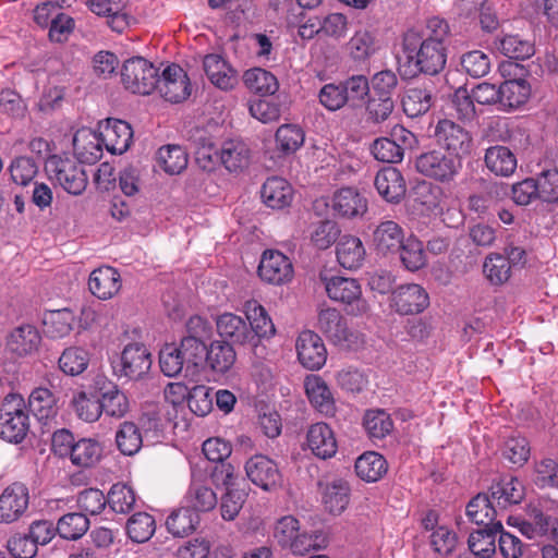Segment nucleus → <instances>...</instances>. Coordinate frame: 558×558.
Here are the masks:
<instances>
[{
  "label": "nucleus",
  "mask_w": 558,
  "mask_h": 558,
  "mask_svg": "<svg viewBox=\"0 0 558 558\" xmlns=\"http://www.w3.org/2000/svg\"><path fill=\"white\" fill-rule=\"evenodd\" d=\"M404 232L396 221H381L373 231L372 242L378 254H395L400 251Z\"/></svg>",
  "instance_id": "obj_20"
},
{
  "label": "nucleus",
  "mask_w": 558,
  "mask_h": 558,
  "mask_svg": "<svg viewBox=\"0 0 558 558\" xmlns=\"http://www.w3.org/2000/svg\"><path fill=\"white\" fill-rule=\"evenodd\" d=\"M425 41L401 39L404 56L402 76L414 78L421 74L437 76L447 64L448 48L424 44Z\"/></svg>",
  "instance_id": "obj_1"
},
{
  "label": "nucleus",
  "mask_w": 558,
  "mask_h": 558,
  "mask_svg": "<svg viewBox=\"0 0 558 558\" xmlns=\"http://www.w3.org/2000/svg\"><path fill=\"white\" fill-rule=\"evenodd\" d=\"M101 454L102 447L96 439L81 438L75 442L69 457L74 465L90 468L100 460Z\"/></svg>",
  "instance_id": "obj_46"
},
{
  "label": "nucleus",
  "mask_w": 558,
  "mask_h": 558,
  "mask_svg": "<svg viewBox=\"0 0 558 558\" xmlns=\"http://www.w3.org/2000/svg\"><path fill=\"white\" fill-rule=\"evenodd\" d=\"M260 196L267 207L283 209L292 202L293 189L287 180L272 177L263 184Z\"/></svg>",
  "instance_id": "obj_31"
},
{
  "label": "nucleus",
  "mask_w": 558,
  "mask_h": 558,
  "mask_svg": "<svg viewBox=\"0 0 558 558\" xmlns=\"http://www.w3.org/2000/svg\"><path fill=\"white\" fill-rule=\"evenodd\" d=\"M354 466L356 475L366 482H376L387 472V461L375 451L360 456Z\"/></svg>",
  "instance_id": "obj_45"
},
{
  "label": "nucleus",
  "mask_w": 558,
  "mask_h": 558,
  "mask_svg": "<svg viewBox=\"0 0 558 558\" xmlns=\"http://www.w3.org/2000/svg\"><path fill=\"white\" fill-rule=\"evenodd\" d=\"M498 50L506 57L525 60L535 53V45L532 40L520 35H505L498 40Z\"/></svg>",
  "instance_id": "obj_50"
},
{
  "label": "nucleus",
  "mask_w": 558,
  "mask_h": 558,
  "mask_svg": "<svg viewBox=\"0 0 558 558\" xmlns=\"http://www.w3.org/2000/svg\"><path fill=\"white\" fill-rule=\"evenodd\" d=\"M151 363V354L144 344L129 343L113 364V369L119 377L138 380L149 372Z\"/></svg>",
  "instance_id": "obj_8"
},
{
  "label": "nucleus",
  "mask_w": 558,
  "mask_h": 558,
  "mask_svg": "<svg viewBox=\"0 0 558 558\" xmlns=\"http://www.w3.org/2000/svg\"><path fill=\"white\" fill-rule=\"evenodd\" d=\"M502 530L501 521L492 526H483L473 531L468 539L469 549L480 558H490L496 553V538Z\"/></svg>",
  "instance_id": "obj_33"
},
{
  "label": "nucleus",
  "mask_w": 558,
  "mask_h": 558,
  "mask_svg": "<svg viewBox=\"0 0 558 558\" xmlns=\"http://www.w3.org/2000/svg\"><path fill=\"white\" fill-rule=\"evenodd\" d=\"M187 506L196 513L213 510L217 505L216 493L205 485L193 483L185 496Z\"/></svg>",
  "instance_id": "obj_56"
},
{
  "label": "nucleus",
  "mask_w": 558,
  "mask_h": 558,
  "mask_svg": "<svg viewBox=\"0 0 558 558\" xmlns=\"http://www.w3.org/2000/svg\"><path fill=\"white\" fill-rule=\"evenodd\" d=\"M450 35V27L446 20L438 16H433L426 21L425 27L422 29L411 28L408 29L402 38L409 40L425 41L424 44H430L438 47H447V41Z\"/></svg>",
  "instance_id": "obj_23"
},
{
  "label": "nucleus",
  "mask_w": 558,
  "mask_h": 558,
  "mask_svg": "<svg viewBox=\"0 0 558 558\" xmlns=\"http://www.w3.org/2000/svg\"><path fill=\"white\" fill-rule=\"evenodd\" d=\"M29 430L24 398L10 392L0 404V438L11 444L22 442Z\"/></svg>",
  "instance_id": "obj_2"
},
{
  "label": "nucleus",
  "mask_w": 558,
  "mask_h": 558,
  "mask_svg": "<svg viewBox=\"0 0 558 558\" xmlns=\"http://www.w3.org/2000/svg\"><path fill=\"white\" fill-rule=\"evenodd\" d=\"M460 65L471 77L481 78L489 73L492 59L482 50H471L461 56Z\"/></svg>",
  "instance_id": "obj_58"
},
{
  "label": "nucleus",
  "mask_w": 558,
  "mask_h": 558,
  "mask_svg": "<svg viewBox=\"0 0 558 558\" xmlns=\"http://www.w3.org/2000/svg\"><path fill=\"white\" fill-rule=\"evenodd\" d=\"M298 360L310 371L320 369L327 361V349L323 339L312 330L302 331L295 342Z\"/></svg>",
  "instance_id": "obj_13"
},
{
  "label": "nucleus",
  "mask_w": 558,
  "mask_h": 558,
  "mask_svg": "<svg viewBox=\"0 0 558 558\" xmlns=\"http://www.w3.org/2000/svg\"><path fill=\"white\" fill-rule=\"evenodd\" d=\"M397 253L408 270L416 271L426 264L423 243L416 238H404L402 246Z\"/></svg>",
  "instance_id": "obj_57"
},
{
  "label": "nucleus",
  "mask_w": 558,
  "mask_h": 558,
  "mask_svg": "<svg viewBox=\"0 0 558 558\" xmlns=\"http://www.w3.org/2000/svg\"><path fill=\"white\" fill-rule=\"evenodd\" d=\"M484 161L486 167L496 175L509 177L517 169V157L510 148L501 145L486 149Z\"/></svg>",
  "instance_id": "obj_40"
},
{
  "label": "nucleus",
  "mask_w": 558,
  "mask_h": 558,
  "mask_svg": "<svg viewBox=\"0 0 558 558\" xmlns=\"http://www.w3.org/2000/svg\"><path fill=\"white\" fill-rule=\"evenodd\" d=\"M435 99V86L410 87L402 98V108L409 118H417L429 111Z\"/></svg>",
  "instance_id": "obj_27"
},
{
  "label": "nucleus",
  "mask_w": 558,
  "mask_h": 558,
  "mask_svg": "<svg viewBox=\"0 0 558 558\" xmlns=\"http://www.w3.org/2000/svg\"><path fill=\"white\" fill-rule=\"evenodd\" d=\"M244 307L248 320V330L253 332V347H256L262 338H269L275 335V325L266 310L257 301H247Z\"/></svg>",
  "instance_id": "obj_26"
},
{
  "label": "nucleus",
  "mask_w": 558,
  "mask_h": 558,
  "mask_svg": "<svg viewBox=\"0 0 558 558\" xmlns=\"http://www.w3.org/2000/svg\"><path fill=\"white\" fill-rule=\"evenodd\" d=\"M341 88L348 107L352 109L362 108L371 96L369 80L363 74H354L342 80Z\"/></svg>",
  "instance_id": "obj_44"
},
{
  "label": "nucleus",
  "mask_w": 558,
  "mask_h": 558,
  "mask_svg": "<svg viewBox=\"0 0 558 558\" xmlns=\"http://www.w3.org/2000/svg\"><path fill=\"white\" fill-rule=\"evenodd\" d=\"M258 276L268 283L284 284L293 278L292 262L279 251L267 250L262 255Z\"/></svg>",
  "instance_id": "obj_12"
},
{
  "label": "nucleus",
  "mask_w": 558,
  "mask_h": 558,
  "mask_svg": "<svg viewBox=\"0 0 558 558\" xmlns=\"http://www.w3.org/2000/svg\"><path fill=\"white\" fill-rule=\"evenodd\" d=\"M45 170L69 194L81 195L87 186L84 168L72 158L52 155L46 160Z\"/></svg>",
  "instance_id": "obj_5"
},
{
  "label": "nucleus",
  "mask_w": 558,
  "mask_h": 558,
  "mask_svg": "<svg viewBox=\"0 0 558 558\" xmlns=\"http://www.w3.org/2000/svg\"><path fill=\"white\" fill-rule=\"evenodd\" d=\"M391 136L392 138L379 137L373 142L371 153L376 160L387 163L401 162L404 156V147L398 141L404 144L414 138L412 132L398 125L392 129Z\"/></svg>",
  "instance_id": "obj_15"
},
{
  "label": "nucleus",
  "mask_w": 558,
  "mask_h": 558,
  "mask_svg": "<svg viewBox=\"0 0 558 558\" xmlns=\"http://www.w3.org/2000/svg\"><path fill=\"white\" fill-rule=\"evenodd\" d=\"M199 524V514L190 507L173 510L166 520L169 533L175 537H184L193 533Z\"/></svg>",
  "instance_id": "obj_43"
},
{
  "label": "nucleus",
  "mask_w": 558,
  "mask_h": 558,
  "mask_svg": "<svg viewBox=\"0 0 558 558\" xmlns=\"http://www.w3.org/2000/svg\"><path fill=\"white\" fill-rule=\"evenodd\" d=\"M57 398L47 388H36L28 398V409L38 421L48 420L57 414Z\"/></svg>",
  "instance_id": "obj_49"
},
{
  "label": "nucleus",
  "mask_w": 558,
  "mask_h": 558,
  "mask_svg": "<svg viewBox=\"0 0 558 558\" xmlns=\"http://www.w3.org/2000/svg\"><path fill=\"white\" fill-rule=\"evenodd\" d=\"M251 150L240 138L223 142L220 148V163L230 172H241L250 165Z\"/></svg>",
  "instance_id": "obj_30"
},
{
  "label": "nucleus",
  "mask_w": 558,
  "mask_h": 558,
  "mask_svg": "<svg viewBox=\"0 0 558 558\" xmlns=\"http://www.w3.org/2000/svg\"><path fill=\"white\" fill-rule=\"evenodd\" d=\"M169 421L170 417L165 405L148 404L144 408L137 426L145 437L158 438Z\"/></svg>",
  "instance_id": "obj_39"
},
{
  "label": "nucleus",
  "mask_w": 558,
  "mask_h": 558,
  "mask_svg": "<svg viewBox=\"0 0 558 558\" xmlns=\"http://www.w3.org/2000/svg\"><path fill=\"white\" fill-rule=\"evenodd\" d=\"M392 306L401 315H416L429 305L426 290L416 283H408L392 291Z\"/></svg>",
  "instance_id": "obj_16"
},
{
  "label": "nucleus",
  "mask_w": 558,
  "mask_h": 558,
  "mask_svg": "<svg viewBox=\"0 0 558 558\" xmlns=\"http://www.w3.org/2000/svg\"><path fill=\"white\" fill-rule=\"evenodd\" d=\"M89 529V520L81 512H70L62 515L56 525L57 533L61 538L76 541Z\"/></svg>",
  "instance_id": "obj_48"
},
{
  "label": "nucleus",
  "mask_w": 558,
  "mask_h": 558,
  "mask_svg": "<svg viewBox=\"0 0 558 558\" xmlns=\"http://www.w3.org/2000/svg\"><path fill=\"white\" fill-rule=\"evenodd\" d=\"M416 170L439 182H450L461 169V162L456 157L446 155L441 150L433 149L422 153L415 160Z\"/></svg>",
  "instance_id": "obj_7"
},
{
  "label": "nucleus",
  "mask_w": 558,
  "mask_h": 558,
  "mask_svg": "<svg viewBox=\"0 0 558 558\" xmlns=\"http://www.w3.org/2000/svg\"><path fill=\"white\" fill-rule=\"evenodd\" d=\"M100 405L101 413L114 418L123 417L130 410L128 397L112 384L106 391H101Z\"/></svg>",
  "instance_id": "obj_52"
},
{
  "label": "nucleus",
  "mask_w": 558,
  "mask_h": 558,
  "mask_svg": "<svg viewBox=\"0 0 558 558\" xmlns=\"http://www.w3.org/2000/svg\"><path fill=\"white\" fill-rule=\"evenodd\" d=\"M347 46L349 56L354 62L369 60L380 48L377 36L367 29L355 32Z\"/></svg>",
  "instance_id": "obj_41"
},
{
  "label": "nucleus",
  "mask_w": 558,
  "mask_h": 558,
  "mask_svg": "<svg viewBox=\"0 0 558 558\" xmlns=\"http://www.w3.org/2000/svg\"><path fill=\"white\" fill-rule=\"evenodd\" d=\"M245 472L252 483L264 490L276 487L281 481L276 462L264 454L251 457L245 463Z\"/></svg>",
  "instance_id": "obj_17"
},
{
  "label": "nucleus",
  "mask_w": 558,
  "mask_h": 558,
  "mask_svg": "<svg viewBox=\"0 0 558 558\" xmlns=\"http://www.w3.org/2000/svg\"><path fill=\"white\" fill-rule=\"evenodd\" d=\"M351 488L343 478H335L328 482L323 492V502L325 509L333 514H341L350 502Z\"/></svg>",
  "instance_id": "obj_37"
},
{
  "label": "nucleus",
  "mask_w": 558,
  "mask_h": 558,
  "mask_svg": "<svg viewBox=\"0 0 558 558\" xmlns=\"http://www.w3.org/2000/svg\"><path fill=\"white\" fill-rule=\"evenodd\" d=\"M157 161L169 174H179L187 166V153L179 145H167L158 149Z\"/></svg>",
  "instance_id": "obj_51"
},
{
  "label": "nucleus",
  "mask_w": 558,
  "mask_h": 558,
  "mask_svg": "<svg viewBox=\"0 0 558 558\" xmlns=\"http://www.w3.org/2000/svg\"><path fill=\"white\" fill-rule=\"evenodd\" d=\"M41 337L33 325L15 327L7 338V349L17 356L32 354L38 349Z\"/></svg>",
  "instance_id": "obj_28"
},
{
  "label": "nucleus",
  "mask_w": 558,
  "mask_h": 558,
  "mask_svg": "<svg viewBox=\"0 0 558 558\" xmlns=\"http://www.w3.org/2000/svg\"><path fill=\"white\" fill-rule=\"evenodd\" d=\"M363 426L371 438L383 439L390 434L393 423L384 410H369L364 415Z\"/></svg>",
  "instance_id": "obj_59"
},
{
  "label": "nucleus",
  "mask_w": 558,
  "mask_h": 558,
  "mask_svg": "<svg viewBox=\"0 0 558 558\" xmlns=\"http://www.w3.org/2000/svg\"><path fill=\"white\" fill-rule=\"evenodd\" d=\"M317 327L336 345L352 348L360 342V336L348 328L347 319L336 308L322 310Z\"/></svg>",
  "instance_id": "obj_9"
},
{
  "label": "nucleus",
  "mask_w": 558,
  "mask_h": 558,
  "mask_svg": "<svg viewBox=\"0 0 558 558\" xmlns=\"http://www.w3.org/2000/svg\"><path fill=\"white\" fill-rule=\"evenodd\" d=\"M243 82L251 92L262 96L274 95L279 87L276 76L262 68L245 71Z\"/></svg>",
  "instance_id": "obj_47"
},
{
  "label": "nucleus",
  "mask_w": 558,
  "mask_h": 558,
  "mask_svg": "<svg viewBox=\"0 0 558 558\" xmlns=\"http://www.w3.org/2000/svg\"><path fill=\"white\" fill-rule=\"evenodd\" d=\"M374 185L378 194L388 203L398 204L407 192L405 180L395 167H385L375 177Z\"/></svg>",
  "instance_id": "obj_18"
},
{
  "label": "nucleus",
  "mask_w": 558,
  "mask_h": 558,
  "mask_svg": "<svg viewBox=\"0 0 558 558\" xmlns=\"http://www.w3.org/2000/svg\"><path fill=\"white\" fill-rule=\"evenodd\" d=\"M136 496L133 488L124 483H116L107 495V505L116 513L126 514L135 506Z\"/></svg>",
  "instance_id": "obj_53"
},
{
  "label": "nucleus",
  "mask_w": 558,
  "mask_h": 558,
  "mask_svg": "<svg viewBox=\"0 0 558 558\" xmlns=\"http://www.w3.org/2000/svg\"><path fill=\"white\" fill-rule=\"evenodd\" d=\"M306 442L312 453L323 460L332 458L338 449L335 433L326 423L313 424L307 430Z\"/></svg>",
  "instance_id": "obj_21"
},
{
  "label": "nucleus",
  "mask_w": 558,
  "mask_h": 558,
  "mask_svg": "<svg viewBox=\"0 0 558 558\" xmlns=\"http://www.w3.org/2000/svg\"><path fill=\"white\" fill-rule=\"evenodd\" d=\"M203 65L207 77L218 88L228 90L236 85V71L219 54H207Z\"/></svg>",
  "instance_id": "obj_24"
},
{
  "label": "nucleus",
  "mask_w": 558,
  "mask_h": 558,
  "mask_svg": "<svg viewBox=\"0 0 558 558\" xmlns=\"http://www.w3.org/2000/svg\"><path fill=\"white\" fill-rule=\"evenodd\" d=\"M325 283V290L330 300L344 305L350 315H362L368 311V304L362 296L360 282L354 278L333 276L320 277Z\"/></svg>",
  "instance_id": "obj_3"
},
{
  "label": "nucleus",
  "mask_w": 558,
  "mask_h": 558,
  "mask_svg": "<svg viewBox=\"0 0 558 558\" xmlns=\"http://www.w3.org/2000/svg\"><path fill=\"white\" fill-rule=\"evenodd\" d=\"M29 505V490L20 482L5 487L0 495V523L11 524L19 521Z\"/></svg>",
  "instance_id": "obj_11"
},
{
  "label": "nucleus",
  "mask_w": 558,
  "mask_h": 558,
  "mask_svg": "<svg viewBox=\"0 0 558 558\" xmlns=\"http://www.w3.org/2000/svg\"><path fill=\"white\" fill-rule=\"evenodd\" d=\"M159 365L161 372L168 377H175L184 367L186 368L181 350L173 343H168L160 350Z\"/></svg>",
  "instance_id": "obj_63"
},
{
  "label": "nucleus",
  "mask_w": 558,
  "mask_h": 558,
  "mask_svg": "<svg viewBox=\"0 0 558 558\" xmlns=\"http://www.w3.org/2000/svg\"><path fill=\"white\" fill-rule=\"evenodd\" d=\"M486 278L496 286L505 283L511 275V265L506 256L489 254L483 265Z\"/></svg>",
  "instance_id": "obj_61"
},
{
  "label": "nucleus",
  "mask_w": 558,
  "mask_h": 558,
  "mask_svg": "<svg viewBox=\"0 0 558 558\" xmlns=\"http://www.w3.org/2000/svg\"><path fill=\"white\" fill-rule=\"evenodd\" d=\"M156 89L165 100L179 104L191 95L190 78L180 65L171 64L158 74Z\"/></svg>",
  "instance_id": "obj_10"
},
{
  "label": "nucleus",
  "mask_w": 558,
  "mask_h": 558,
  "mask_svg": "<svg viewBox=\"0 0 558 558\" xmlns=\"http://www.w3.org/2000/svg\"><path fill=\"white\" fill-rule=\"evenodd\" d=\"M236 353L233 345L227 341H210L206 354V363L213 372L226 374L234 364Z\"/></svg>",
  "instance_id": "obj_38"
},
{
  "label": "nucleus",
  "mask_w": 558,
  "mask_h": 558,
  "mask_svg": "<svg viewBox=\"0 0 558 558\" xmlns=\"http://www.w3.org/2000/svg\"><path fill=\"white\" fill-rule=\"evenodd\" d=\"M190 141L194 147L197 166L204 171H214L220 163V150L215 147L211 137L207 135L206 131L197 129Z\"/></svg>",
  "instance_id": "obj_25"
},
{
  "label": "nucleus",
  "mask_w": 558,
  "mask_h": 558,
  "mask_svg": "<svg viewBox=\"0 0 558 558\" xmlns=\"http://www.w3.org/2000/svg\"><path fill=\"white\" fill-rule=\"evenodd\" d=\"M99 136L108 151L122 155L132 144L133 130L123 120L108 118L105 122L99 123Z\"/></svg>",
  "instance_id": "obj_14"
},
{
  "label": "nucleus",
  "mask_w": 558,
  "mask_h": 558,
  "mask_svg": "<svg viewBox=\"0 0 558 558\" xmlns=\"http://www.w3.org/2000/svg\"><path fill=\"white\" fill-rule=\"evenodd\" d=\"M304 132L295 124H283L276 132L279 150L286 155L295 153L304 143Z\"/></svg>",
  "instance_id": "obj_60"
},
{
  "label": "nucleus",
  "mask_w": 558,
  "mask_h": 558,
  "mask_svg": "<svg viewBox=\"0 0 558 558\" xmlns=\"http://www.w3.org/2000/svg\"><path fill=\"white\" fill-rule=\"evenodd\" d=\"M332 209L342 218L362 216L367 210L366 198L354 187H342L332 196Z\"/></svg>",
  "instance_id": "obj_22"
},
{
  "label": "nucleus",
  "mask_w": 558,
  "mask_h": 558,
  "mask_svg": "<svg viewBox=\"0 0 558 558\" xmlns=\"http://www.w3.org/2000/svg\"><path fill=\"white\" fill-rule=\"evenodd\" d=\"M216 327L222 341H227L231 344L253 345V332H250L247 323L241 316L232 313H223L217 317Z\"/></svg>",
  "instance_id": "obj_19"
},
{
  "label": "nucleus",
  "mask_w": 558,
  "mask_h": 558,
  "mask_svg": "<svg viewBox=\"0 0 558 558\" xmlns=\"http://www.w3.org/2000/svg\"><path fill=\"white\" fill-rule=\"evenodd\" d=\"M531 86L523 78L508 80L499 85V110L510 111L526 102Z\"/></svg>",
  "instance_id": "obj_35"
},
{
  "label": "nucleus",
  "mask_w": 558,
  "mask_h": 558,
  "mask_svg": "<svg viewBox=\"0 0 558 558\" xmlns=\"http://www.w3.org/2000/svg\"><path fill=\"white\" fill-rule=\"evenodd\" d=\"M538 199L558 204V169L543 170L536 178Z\"/></svg>",
  "instance_id": "obj_64"
},
{
  "label": "nucleus",
  "mask_w": 558,
  "mask_h": 558,
  "mask_svg": "<svg viewBox=\"0 0 558 558\" xmlns=\"http://www.w3.org/2000/svg\"><path fill=\"white\" fill-rule=\"evenodd\" d=\"M89 362L88 353L82 348H69L59 357L60 369L70 376L82 374Z\"/></svg>",
  "instance_id": "obj_62"
},
{
  "label": "nucleus",
  "mask_w": 558,
  "mask_h": 558,
  "mask_svg": "<svg viewBox=\"0 0 558 558\" xmlns=\"http://www.w3.org/2000/svg\"><path fill=\"white\" fill-rule=\"evenodd\" d=\"M159 70L143 57H132L123 62L121 81L133 94L149 95L156 89Z\"/></svg>",
  "instance_id": "obj_4"
},
{
  "label": "nucleus",
  "mask_w": 558,
  "mask_h": 558,
  "mask_svg": "<svg viewBox=\"0 0 558 558\" xmlns=\"http://www.w3.org/2000/svg\"><path fill=\"white\" fill-rule=\"evenodd\" d=\"M305 390L311 403L315 409L327 416L333 415L335 401L332 393L327 384L322 378L317 376L307 378L305 383Z\"/></svg>",
  "instance_id": "obj_42"
},
{
  "label": "nucleus",
  "mask_w": 558,
  "mask_h": 558,
  "mask_svg": "<svg viewBox=\"0 0 558 558\" xmlns=\"http://www.w3.org/2000/svg\"><path fill=\"white\" fill-rule=\"evenodd\" d=\"M156 523L147 512L134 513L126 522L128 536L135 543L147 542L155 533Z\"/></svg>",
  "instance_id": "obj_55"
},
{
  "label": "nucleus",
  "mask_w": 558,
  "mask_h": 558,
  "mask_svg": "<svg viewBox=\"0 0 558 558\" xmlns=\"http://www.w3.org/2000/svg\"><path fill=\"white\" fill-rule=\"evenodd\" d=\"M489 493L499 510H505L508 506L520 504L525 496L524 486L515 477L494 483L489 487Z\"/></svg>",
  "instance_id": "obj_36"
},
{
  "label": "nucleus",
  "mask_w": 558,
  "mask_h": 558,
  "mask_svg": "<svg viewBox=\"0 0 558 558\" xmlns=\"http://www.w3.org/2000/svg\"><path fill=\"white\" fill-rule=\"evenodd\" d=\"M435 138L441 149L458 161L470 156L473 149L471 133L451 120H440L435 128Z\"/></svg>",
  "instance_id": "obj_6"
},
{
  "label": "nucleus",
  "mask_w": 558,
  "mask_h": 558,
  "mask_svg": "<svg viewBox=\"0 0 558 558\" xmlns=\"http://www.w3.org/2000/svg\"><path fill=\"white\" fill-rule=\"evenodd\" d=\"M336 254L343 268L357 269L365 260L366 251L360 238L344 234L337 242Z\"/></svg>",
  "instance_id": "obj_32"
},
{
  "label": "nucleus",
  "mask_w": 558,
  "mask_h": 558,
  "mask_svg": "<svg viewBox=\"0 0 558 558\" xmlns=\"http://www.w3.org/2000/svg\"><path fill=\"white\" fill-rule=\"evenodd\" d=\"M498 508L490 493H480L466 505V515L471 522L480 526H492L498 522Z\"/></svg>",
  "instance_id": "obj_34"
},
{
  "label": "nucleus",
  "mask_w": 558,
  "mask_h": 558,
  "mask_svg": "<svg viewBox=\"0 0 558 558\" xmlns=\"http://www.w3.org/2000/svg\"><path fill=\"white\" fill-rule=\"evenodd\" d=\"M88 287L98 299H111L121 288L120 274L109 266L99 267L92 271Z\"/></svg>",
  "instance_id": "obj_29"
},
{
  "label": "nucleus",
  "mask_w": 558,
  "mask_h": 558,
  "mask_svg": "<svg viewBox=\"0 0 558 558\" xmlns=\"http://www.w3.org/2000/svg\"><path fill=\"white\" fill-rule=\"evenodd\" d=\"M116 442L121 453L133 456L142 448L143 434L133 422H123L116 435Z\"/></svg>",
  "instance_id": "obj_54"
}]
</instances>
